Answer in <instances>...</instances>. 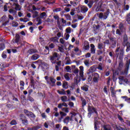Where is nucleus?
<instances>
[{
	"mask_svg": "<svg viewBox=\"0 0 130 130\" xmlns=\"http://www.w3.org/2000/svg\"><path fill=\"white\" fill-rule=\"evenodd\" d=\"M119 49H120V51H119ZM119 51V53H117ZM115 52L117 56H118L119 55V59L120 61H122V59H123V56L124 55V49L122 48L120 49V47H117L116 49Z\"/></svg>",
	"mask_w": 130,
	"mask_h": 130,
	"instance_id": "obj_1",
	"label": "nucleus"
},
{
	"mask_svg": "<svg viewBox=\"0 0 130 130\" xmlns=\"http://www.w3.org/2000/svg\"><path fill=\"white\" fill-rule=\"evenodd\" d=\"M87 111L89 112L88 113V115H91L92 113H95V114L98 116V112L97 111V109L93 106H91L90 105L88 106Z\"/></svg>",
	"mask_w": 130,
	"mask_h": 130,
	"instance_id": "obj_2",
	"label": "nucleus"
},
{
	"mask_svg": "<svg viewBox=\"0 0 130 130\" xmlns=\"http://www.w3.org/2000/svg\"><path fill=\"white\" fill-rule=\"evenodd\" d=\"M20 120L21 121L23 125H28V120L27 117L25 115L21 114L19 115Z\"/></svg>",
	"mask_w": 130,
	"mask_h": 130,
	"instance_id": "obj_3",
	"label": "nucleus"
},
{
	"mask_svg": "<svg viewBox=\"0 0 130 130\" xmlns=\"http://www.w3.org/2000/svg\"><path fill=\"white\" fill-rule=\"evenodd\" d=\"M50 60L52 63H55L56 60H59L58 58V54L56 52H54L51 56H50Z\"/></svg>",
	"mask_w": 130,
	"mask_h": 130,
	"instance_id": "obj_4",
	"label": "nucleus"
},
{
	"mask_svg": "<svg viewBox=\"0 0 130 130\" xmlns=\"http://www.w3.org/2000/svg\"><path fill=\"white\" fill-rule=\"evenodd\" d=\"M109 40L111 47H112V48H115V47H116V38L110 37L109 38Z\"/></svg>",
	"mask_w": 130,
	"mask_h": 130,
	"instance_id": "obj_5",
	"label": "nucleus"
},
{
	"mask_svg": "<svg viewBox=\"0 0 130 130\" xmlns=\"http://www.w3.org/2000/svg\"><path fill=\"white\" fill-rule=\"evenodd\" d=\"M99 79H100V75L99 74L97 73H95L93 74V78L92 79V81L94 83H98L99 81Z\"/></svg>",
	"mask_w": 130,
	"mask_h": 130,
	"instance_id": "obj_6",
	"label": "nucleus"
},
{
	"mask_svg": "<svg viewBox=\"0 0 130 130\" xmlns=\"http://www.w3.org/2000/svg\"><path fill=\"white\" fill-rule=\"evenodd\" d=\"M88 7L86 6L81 5V12L82 14H85V13L88 12Z\"/></svg>",
	"mask_w": 130,
	"mask_h": 130,
	"instance_id": "obj_7",
	"label": "nucleus"
},
{
	"mask_svg": "<svg viewBox=\"0 0 130 130\" xmlns=\"http://www.w3.org/2000/svg\"><path fill=\"white\" fill-rule=\"evenodd\" d=\"M120 82H124V83H125L126 84H129V81H128V80L126 78H124V76H120L118 78Z\"/></svg>",
	"mask_w": 130,
	"mask_h": 130,
	"instance_id": "obj_8",
	"label": "nucleus"
},
{
	"mask_svg": "<svg viewBox=\"0 0 130 130\" xmlns=\"http://www.w3.org/2000/svg\"><path fill=\"white\" fill-rule=\"evenodd\" d=\"M123 46H124V47H125V46H126V52H128V51H130V43L129 42H127L126 43L124 44V43H123L122 44Z\"/></svg>",
	"mask_w": 130,
	"mask_h": 130,
	"instance_id": "obj_9",
	"label": "nucleus"
},
{
	"mask_svg": "<svg viewBox=\"0 0 130 130\" xmlns=\"http://www.w3.org/2000/svg\"><path fill=\"white\" fill-rule=\"evenodd\" d=\"M122 69H123V61H119L118 67L117 69L119 72H121V71L122 70Z\"/></svg>",
	"mask_w": 130,
	"mask_h": 130,
	"instance_id": "obj_10",
	"label": "nucleus"
},
{
	"mask_svg": "<svg viewBox=\"0 0 130 130\" xmlns=\"http://www.w3.org/2000/svg\"><path fill=\"white\" fill-rule=\"evenodd\" d=\"M83 49L84 50H89L90 49V45L89 42L86 41L84 42V45L83 46Z\"/></svg>",
	"mask_w": 130,
	"mask_h": 130,
	"instance_id": "obj_11",
	"label": "nucleus"
},
{
	"mask_svg": "<svg viewBox=\"0 0 130 130\" xmlns=\"http://www.w3.org/2000/svg\"><path fill=\"white\" fill-rule=\"evenodd\" d=\"M109 14H110V10L109 9H107L106 11L104 13V20H106V19L108 18V16H109Z\"/></svg>",
	"mask_w": 130,
	"mask_h": 130,
	"instance_id": "obj_12",
	"label": "nucleus"
},
{
	"mask_svg": "<svg viewBox=\"0 0 130 130\" xmlns=\"http://www.w3.org/2000/svg\"><path fill=\"white\" fill-rule=\"evenodd\" d=\"M118 28L120 30L121 32H123V31L125 30V28H124V24L122 22L119 23Z\"/></svg>",
	"mask_w": 130,
	"mask_h": 130,
	"instance_id": "obj_13",
	"label": "nucleus"
},
{
	"mask_svg": "<svg viewBox=\"0 0 130 130\" xmlns=\"http://www.w3.org/2000/svg\"><path fill=\"white\" fill-rule=\"evenodd\" d=\"M37 52H38V50L36 49H30L27 51L28 54H33V53H37Z\"/></svg>",
	"mask_w": 130,
	"mask_h": 130,
	"instance_id": "obj_14",
	"label": "nucleus"
},
{
	"mask_svg": "<svg viewBox=\"0 0 130 130\" xmlns=\"http://www.w3.org/2000/svg\"><path fill=\"white\" fill-rule=\"evenodd\" d=\"M72 118H71L69 116L66 117L63 120V122H64V123H66V124H68L69 122H70V121H72Z\"/></svg>",
	"mask_w": 130,
	"mask_h": 130,
	"instance_id": "obj_15",
	"label": "nucleus"
},
{
	"mask_svg": "<svg viewBox=\"0 0 130 130\" xmlns=\"http://www.w3.org/2000/svg\"><path fill=\"white\" fill-rule=\"evenodd\" d=\"M39 57H40V56L38 55V54H35L31 56V59L32 60H36L38 59Z\"/></svg>",
	"mask_w": 130,
	"mask_h": 130,
	"instance_id": "obj_16",
	"label": "nucleus"
},
{
	"mask_svg": "<svg viewBox=\"0 0 130 130\" xmlns=\"http://www.w3.org/2000/svg\"><path fill=\"white\" fill-rule=\"evenodd\" d=\"M81 101H82V107H85L86 105H87V101L85 99V98L81 97L80 98Z\"/></svg>",
	"mask_w": 130,
	"mask_h": 130,
	"instance_id": "obj_17",
	"label": "nucleus"
},
{
	"mask_svg": "<svg viewBox=\"0 0 130 130\" xmlns=\"http://www.w3.org/2000/svg\"><path fill=\"white\" fill-rule=\"evenodd\" d=\"M20 38H21V37H20V35H19V34H16L15 40V43H17L18 44V43H19V42L20 41Z\"/></svg>",
	"mask_w": 130,
	"mask_h": 130,
	"instance_id": "obj_18",
	"label": "nucleus"
},
{
	"mask_svg": "<svg viewBox=\"0 0 130 130\" xmlns=\"http://www.w3.org/2000/svg\"><path fill=\"white\" fill-rule=\"evenodd\" d=\"M58 38L57 37H52L50 39L51 41L54 43H58Z\"/></svg>",
	"mask_w": 130,
	"mask_h": 130,
	"instance_id": "obj_19",
	"label": "nucleus"
},
{
	"mask_svg": "<svg viewBox=\"0 0 130 130\" xmlns=\"http://www.w3.org/2000/svg\"><path fill=\"white\" fill-rule=\"evenodd\" d=\"M61 100L62 102H68V101H70L71 100H68V96L64 95L61 97Z\"/></svg>",
	"mask_w": 130,
	"mask_h": 130,
	"instance_id": "obj_20",
	"label": "nucleus"
},
{
	"mask_svg": "<svg viewBox=\"0 0 130 130\" xmlns=\"http://www.w3.org/2000/svg\"><path fill=\"white\" fill-rule=\"evenodd\" d=\"M125 20L128 25H130V13H128L125 17Z\"/></svg>",
	"mask_w": 130,
	"mask_h": 130,
	"instance_id": "obj_21",
	"label": "nucleus"
},
{
	"mask_svg": "<svg viewBox=\"0 0 130 130\" xmlns=\"http://www.w3.org/2000/svg\"><path fill=\"white\" fill-rule=\"evenodd\" d=\"M110 91H111L112 97H114V96H115V94H116V92H114V91H115V89H114V88L113 87H111Z\"/></svg>",
	"mask_w": 130,
	"mask_h": 130,
	"instance_id": "obj_22",
	"label": "nucleus"
},
{
	"mask_svg": "<svg viewBox=\"0 0 130 130\" xmlns=\"http://www.w3.org/2000/svg\"><path fill=\"white\" fill-rule=\"evenodd\" d=\"M40 128V126L37 125L36 126H33L32 127H29L28 130H38Z\"/></svg>",
	"mask_w": 130,
	"mask_h": 130,
	"instance_id": "obj_23",
	"label": "nucleus"
},
{
	"mask_svg": "<svg viewBox=\"0 0 130 130\" xmlns=\"http://www.w3.org/2000/svg\"><path fill=\"white\" fill-rule=\"evenodd\" d=\"M103 127L104 130H111V126L110 125H104Z\"/></svg>",
	"mask_w": 130,
	"mask_h": 130,
	"instance_id": "obj_24",
	"label": "nucleus"
},
{
	"mask_svg": "<svg viewBox=\"0 0 130 130\" xmlns=\"http://www.w3.org/2000/svg\"><path fill=\"white\" fill-rule=\"evenodd\" d=\"M14 6H15V10L16 11H20L21 10V7L20 5L16 3H14Z\"/></svg>",
	"mask_w": 130,
	"mask_h": 130,
	"instance_id": "obj_25",
	"label": "nucleus"
},
{
	"mask_svg": "<svg viewBox=\"0 0 130 130\" xmlns=\"http://www.w3.org/2000/svg\"><path fill=\"white\" fill-rule=\"evenodd\" d=\"M121 98H123V99H125V101L130 104V98H128L126 96H122Z\"/></svg>",
	"mask_w": 130,
	"mask_h": 130,
	"instance_id": "obj_26",
	"label": "nucleus"
},
{
	"mask_svg": "<svg viewBox=\"0 0 130 130\" xmlns=\"http://www.w3.org/2000/svg\"><path fill=\"white\" fill-rule=\"evenodd\" d=\"M6 48V45H5V43H2L0 44V51H2L4 50Z\"/></svg>",
	"mask_w": 130,
	"mask_h": 130,
	"instance_id": "obj_27",
	"label": "nucleus"
},
{
	"mask_svg": "<svg viewBox=\"0 0 130 130\" xmlns=\"http://www.w3.org/2000/svg\"><path fill=\"white\" fill-rule=\"evenodd\" d=\"M57 92L58 94H60V95H66L67 93H66V91H64V89H62V91L58 90Z\"/></svg>",
	"mask_w": 130,
	"mask_h": 130,
	"instance_id": "obj_28",
	"label": "nucleus"
},
{
	"mask_svg": "<svg viewBox=\"0 0 130 130\" xmlns=\"http://www.w3.org/2000/svg\"><path fill=\"white\" fill-rule=\"evenodd\" d=\"M74 50L75 51V52H78V51H80V53H77V55H81V54H82V51L80 50L78 47L75 48Z\"/></svg>",
	"mask_w": 130,
	"mask_h": 130,
	"instance_id": "obj_29",
	"label": "nucleus"
},
{
	"mask_svg": "<svg viewBox=\"0 0 130 130\" xmlns=\"http://www.w3.org/2000/svg\"><path fill=\"white\" fill-rule=\"evenodd\" d=\"M9 12L10 13V14H13L14 15H16V14H17V11L14 10V9H10L9 10Z\"/></svg>",
	"mask_w": 130,
	"mask_h": 130,
	"instance_id": "obj_30",
	"label": "nucleus"
},
{
	"mask_svg": "<svg viewBox=\"0 0 130 130\" xmlns=\"http://www.w3.org/2000/svg\"><path fill=\"white\" fill-rule=\"evenodd\" d=\"M68 82H63L62 84V88H63V89H68V88H69V87L68 86Z\"/></svg>",
	"mask_w": 130,
	"mask_h": 130,
	"instance_id": "obj_31",
	"label": "nucleus"
},
{
	"mask_svg": "<svg viewBox=\"0 0 130 130\" xmlns=\"http://www.w3.org/2000/svg\"><path fill=\"white\" fill-rule=\"evenodd\" d=\"M27 100H28V101H30V102H34L35 101L34 99L29 95H27Z\"/></svg>",
	"mask_w": 130,
	"mask_h": 130,
	"instance_id": "obj_32",
	"label": "nucleus"
},
{
	"mask_svg": "<svg viewBox=\"0 0 130 130\" xmlns=\"http://www.w3.org/2000/svg\"><path fill=\"white\" fill-rule=\"evenodd\" d=\"M60 115L61 116V119H62L64 116H67V113L62 111H60Z\"/></svg>",
	"mask_w": 130,
	"mask_h": 130,
	"instance_id": "obj_33",
	"label": "nucleus"
},
{
	"mask_svg": "<svg viewBox=\"0 0 130 130\" xmlns=\"http://www.w3.org/2000/svg\"><path fill=\"white\" fill-rule=\"evenodd\" d=\"M81 90L85 91V92H88L89 91V88L87 86H82L81 87Z\"/></svg>",
	"mask_w": 130,
	"mask_h": 130,
	"instance_id": "obj_34",
	"label": "nucleus"
},
{
	"mask_svg": "<svg viewBox=\"0 0 130 130\" xmlns=\"http://www.w3.org/2000/svg\"><path fill=\"white\" fill-rule=\"evenodd\" d=\"M94 4V1H90L87 4L88 7L89 8V9H91L92 8V6H93V4Z\"/></svg>",
	"mask_w": 130,
	"mask_h": 130,
	"instance_id": "obj_35",
	"label": "nucleus"
},
{
	"mask_svg": "<svg viewBox=\"0 0 130 130\" xmlns=\"http://www.w3.org/2000/svg\"><path fill=\"white\" fill-rule=\"evenodd\" d=\"M64 77L67 81H70V80L71 79L70 78V74L69 73H67L66 74H65Z\"/></svg>",
	"mask_w": 130,
	"mask_h": 130,
	"instance_id": "obj_36",
	"label": "nucleus"
},
{
	"mask_svg": "<svg viewBox=\"0 0 130 130\" xmlns=\"http://www.w3.org/2000/svg\"><path fill=\"white\" fill-rule=\"evenodd\" d=\"M98 70H99L100 71H103V68H102V62L99 63V64H98Z\"/></svg>",
	"mask_w": 130,
	"mask_h": 130,
	"instance_id": "obj_37",
	"label": "nucleus"
},
{
	"mask_svg": "<svg viewBox=\"0 0 130 130\" xmlns=\"http://www.w3.org/2000/svg\"><path fill=\"white\" fill-rule=\"evenodd\" d=\"M10 124L11 125H16L17 124V121L15 119H13L10 122Z\"/></svg>",
	"mask_w": 130,
	"mask_h": 130,
	"instance_id": "obj_38",
	"label": "nucleus"
},
{
	"mask_svg": "<svg viewBox=\"0 0 130 130\" xmlns=\"http://www.w3.org/2000/svg\"><path fill=\"white\" fill-rule=\"evenodd\" d=\"M39 15H38V12L37 11H35L33 15H32V18L34 19L35 18H37V17H38Z\"/></svg>",
	"mask_w": 130,
	"mask_h": 130,
	"instance_id": "obj_39",
	"label": "nucleus"
},
{
	"mask_svg": "<svg viewBox=\"0 0 130 130\" xmlns=\"http://www.w3.org/2000/svg\"><path fill=\"white\" fill-rule=\"evenodd\" d=\"M101 27V26L99 24H98V25H95V24L93 26V28H94V29H95V30H100Z\"/></svg>",
	"mask_w": 130,
	"mask_h": 130,
	"instance_id": "obj_40",
	"label": "nucleus"
},
{
	"mask_svg": "<svg viewBox=\"0 0 130 130\" xmlns=\"http://www.w3.org/2000/svg\"><path fill=\"white\" fill-rule=\"evenodd\" d=\"M118 70H116L115 71H113V76H118V75H119V72H118Z\"/></svg>",
	"mask_w": 130,
	"mask_h": 130,
	"instance_id": "obj_41",
	"label": "nucleus"
},
{
	"mask_svg": "<svg viewBox=\"0 0 130 130\" xmlns=\"http://www.w3.org/2000/svg\"><path fill=\"white\" fill-rule=\"evenodd\" d=\"M61 110L62 111H64L66 113H69V108H62Z\"/></svg>",
	"mask_w": 130,
	"mask_h": 130,
	"instance_id": "obj_42",
	"label": "nucleus"
},
{
	"mask_svg": "<svg viewBox=\"0 0 130 130\" xmlns=\"http://www.w3.org/2000/svg\"><path fill=\"white\" fill-rule=\"evenodd\" d=\"M50 81L51 82V83H52V84H55V82H56V80H55L54 78H52V77H50Z\"/></svg>",
	"mask_w": 130,
	"mask_h": 130,
	"instance_id": "obj_43",
	"label": "nucleus"
},
{
	"mask_svg": "<svg viewBox=\"0 0 130 130\" xmlns=\"http://www.w3.org/2000/svg\"><path fill=\"white\" fill-rule=\"evenodd\" d=\"M93 77V73H91V74L88 75V77L87 78L88 82H91L92 81V78Z\"/></svg>",
	"mask_w": 130,
	"mask_h": 130,
	"instance_id": "obj_44",
	"label": "nucleus"
},
{
	"mask_svg": "<svg viewBox=\"0 0 130 130\" xmlns=\"http://www.w3.org/2000/svg\"><path fill=\"white\" fill-rule=\"evenodd\" d=\"M27 116H29L30 117H31V118H35V115L32 112H29V114H28Z\"/></svg>",
	"mask_w": 130,
	"mask_h": 130,
	"instance_id": "obj_45",
	"label": "nucleus"
},
{
	"mask_svg": "<svg viewBox=\"0 0 130 130\" xmlns=\"http://www.w3.org/2000/svg\"><path fill=\"white\" fill-rule=\"evenodd\" d=\"M116 34L117 35H119V36H120L121 35V31L120 30V29H119V28L116 29Z\"/></svg>",
	"mask_w": 130,
	"mask_h": 130,
	"instance_id": "obj_46",
	"label": "nucleus"
},
{
	"mask_svg": "<svg viewBox=\"0 0 130 130\" xmlns=\"http://www.w3.org/2000/svg\"><path fill=\"white\" fill-rule=\"evenodd\" d=\"M37 21L38 22L37 25H41V24H42V20L39 17L37 18Z\"/></svg>",
	"mask_w": 130,
	"mask_h": 130,
	"instance_id": "obj_47",
	"label": "nucleus"
},
{
	"mask_svg": "<svg viewBox=\"0 0 130 130\" xmlns=\"http://www.w3.org/2000/svg\"><path fill=\"white\" fill-rule=\"evenodd\" d=\"M61 11V8H57L53 10V12L55 13H57L58 12H60Z\"/></svg>",
	"mask_w": 130,
	"mask_h": 130,
	"instance_id": "obj_48",
	"label": "nucleus"
},
{
	"mask_svg": "<svg viewBox=\"0 0 130 130\" xmlns=\"http://www.w3.org/2000/svg\"><path fill=\"white\" fill-rule=\"evenodd\" d=\"M64 17L66 18L67 20L71 21V15H70V14H65Z\"/></svg>",
	"mask_w": 130,
	"mask_h": 130,
	"instance_id": "obj_49",
	"label": "nucleus"
},
{
	"mask_svg": "<svg viewBox=\"0 0 130 130\" xmlns=\"http://www.w3.org/2000/svg\"><path fill=\"white\" fill-rule=\"evenodd\" d=\"M84 63L86 67H89L90 66V63H89V60H85L84 61Z\"/></svg>",
	"mask_w": 130,
	"mask_h": 130,
	"instance_id": "obj_50",
	"label": "nucleus"
},
{
	"mask_svg": "<svg viewBox=\"0 0 130 130\" xmlns=\"http://www.w3.org/2000/svg\"><path fill=\"white\" fill-rule=\"evenodd\" d=\"M66 32L68 34H70V33L72 32V29L70 27H69L66 28Z\"/></svg>",
	"mask_w": 130,
	"mask_h": 130,
	"instance_id": "obj_51",
	"label": "nucleus"
},
{
	"mask_svg": "<svg viewBox=\"0 0 130 130\" xmlns=\"http://www.w3.org/2000/svg\"><path fill=\"white\" fill-rule=\"evenodd\" d=\"M98 48L99 49H102V48H103V44H102V43H99Z\"/></svg>",
	"mask_w": 130,
	"mask_h": 130,
	"instance_id": "obj_52",
	"label": "nucleus"
},
{
	"mask_svg": "<svg viewBox=\"0 0 130 130\" xmlns=\"http://www.w3.org/2000/svg\"><path fill=\"white\" fill-rule=\"evenodd\" d=\"M45 16H46V13L45 12H43L40 15V17L41 18V19H43Z\"/></svg>",
	"mask_w": 130,
	"mask_h": 130,
	"instance_id": "obj_53",
	"label": "nucleus"
},
{
	"mask_svg": "<svg viewBox=\"0 0 130 130\" xmlns=\"http://www.w3.org/2000/svg\"><path fill=\"white\" fill-rule=\"evenodd\" d=\"M41 116L43 119H46L47 116L45 114V113H43L41 114Z\"/></svg>",
	"mask_w": 130,
	"mask_h": 130,
	"instance_id": "obj_54",
	"label": "nucleus"
},
{
	"mask_svg": "<svg viewBox=\"0 0 130 130\" xmlns=\"http://www.w3.org/2000/svg\"><path fill=\"white\" fill-rule=\"evenodd\" d=\"M99 19H104V15H103V13L101 12L99 14Z\"/></svg>",
	"mask_w": 130,
	"mask_h": 130,
	"instance_id": "obj_55",
	"label": "nucleus"
},
{
	"mask_svg": "<svg viewBox=\"0 0 130 130\" xmlns=\"http://www.w3.org/2000/svg\"><path fill=\"white\" fill-rule=\"evenodd\" d=\"M104 44L105 46V45H106V44L107 45H109V44H110V42L109 41V40H106L104 42Z\"/></svg>",
	"mask_w": 130,
	"mask_h": 130,
	"instance_id": "obj_56",
	"label": "nucleus"
},
{
	"mask_svg": "<svg viewBox=\"0 0 130 130\" xmlns=\"http://www.w3.org/2000/svg\"><path fill=\"white\" fill-rule=\"evenodd\" d=\"M70 4L71 5L73 6V7H76V6H78V4L75 2L71 1Z\"/></svg>",
	"mask_w": 130,
	"mask_h": 130,
	"instance_id": "obj_57",
	"label": "nucleus"
},
{
	"mask_svg": "<svg viewBox=\"0 0 130 130\" xmlns=\"http://www.w3.org/2000/svg\"><path fill=\"white\" fill-rule=\"evenodd\" d=\"M90 52L92 54H95L96 53V49H90Z\"/></svg>",
	"mask_w": 130,
	"mask_h": 130,
	"instance_id": "obj_58",
	"label": "nucleus"
},
{
	"mask_svg": "<svg viewBox=\"0 0 130 130\" xmlns=\"http://www.w3.org/2000/svg\"><path fill=\"white\" fill-rule=\"evenodd\" d=\"M58 50L60 51V52H63V46H61V47H58Z\"/></svg>",
	"mask_w": 130,
	"mask_h": 130,
	"instance_id": "obj_59",
	"label": "nucleus"
},
{
	"mask_svg": "<svg viewBox=\"0 0 130 130\" xmlns=\"http://www.w3.org/2000/svg\"><path fill=\"white\" fill-rule=\"evenodd\" d=\"M98 125V122L95 121L94 122V129L95 130H98V128L97 127V126Z\"/></svg>",
	"mask_w": 130,
	"mask_h": 130,
	"instance_id": "obj_60",
	"label": "nucleus"
},
{
	"mask_svg": "<svg viewBox=\"0 0 130 130\" xmlns=\"http://www.w3.org/2000/svg\"><path fill=\"white\" fill-rule=\"evenodd\" d=\"M116 128L117 130H123V128L120 126H117V125H116Z\"/></svg>",
	"mask_w": 130,
	"mask_h": 130,
	"instance_id": "obj_61",
	"label": "nucleus"
},
{
	"mask_svg": "<svg viewBox=\"0 0 130 130\" xmlns=\"http://www.w3.org/2000/svg\"><path fill=\"white\" fill-rule=\"evenodd\" d=\"M68 105H69V106H70V107L72 108L74 107V104L73 102H69Z\"/></svg>",
	"mask_w": 130,
	"mask_h": 130,
	"instance_id": "obj_62",
	"label": "nucleus"
},
{
	"mask_svg": "<svg viewBox=\"0 0 130 130\" xmlns=\"http://www.w3.org/2000/svg\"><path fill=\"white\" fill-rule=\"evenodd\" d=\"M2 56L3 58H7V54H5L4 52L2 53Z\"/></svg>",
	"mask_w": 130,
	"mask_h": 130,
	"instance_id": "obj_63",
	"label": "nucleus"
},
{
	"mask_svg": "<svg viewBox=\"0 0 130 130\" xmlns=\"http://www.w3.org/2000/svg\"><path fill=\"white\" fill-rule=\"evenodd\" d=\"M129 63H130V59H129L128 61H127V62L126 63V67L127 69H128V68L129 67Z\"/></svg>",
	"mask_w": 130,
	"mask_h": 130,
	"instance_id": "obj_64",
	"label": "nucleus"
}]
</instances>
